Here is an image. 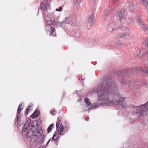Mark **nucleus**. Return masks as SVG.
Wrapping results in <instances>:
<instances>
[{
  "mask_svg": "<svg viewBox=\"0 0 148 148\" xmlns=\"http://www.w3.org/2000/svg\"><path fill=\"white\" fill-rule=\"evenodd\" d=\"M145 42L146 46L148 47V39H147L145 40L143 42Z\"/></svg>",
  "mask_w": 148,
  "mask_h": 148,
  "instance_id": "2f4dec72",
  "label": "nucleus"
},
{
  "mask_svg": "<svg viewBox=\"0 0 148 148\" xmlns=\"http://www.w3.org/2000/svg\"><path fill=\"white\" fill-rule=\"evenodd\" d=\"M28 110H25V113L26 114H27L28 113Z\"/></svg>",
  "mask_w": 148,
  "mask_h": 148,
  "instance_id": "a19ab883",
  "label": "nucleus"
},
{
  "mask_svg": "<svg viewBox=\"0 0 148 148\" xmlns=\"http://www.w3.org/2000/svg\"><path fill=\"white\" fill-rule=\"evenodd\" d=\"M58 134L60 135H63L65 133H64V129L63 126L61 124L58 128Z\"/></svg>",
  "mask_w": 148,
  "mask_h": 148,
  "instance_id": "ddd939ff",
  "label": "nucleus"
},
{
  "mask_svg": "<svg viewBox=\"0 0 148 148\" xmlns=\"http://www.w3.org/2000/svg\"><path fill=\"white\" fill-rule=\"evenodd\" d=\"M40 8L45 14L44 12L50 9V1L47 0H43L40 5Z\"/></svg>",
  "mask_w": 148,
  "mask_h": 148,
  "instance_id": "0eeeda50",
  "label": "nucleus"
},
{
  "mask_svg": "<svg viewBox=\"0 0 148 148\" xmlns=\"http://www.w3.org/2000/svg\"><path fill=\"white\" fill-rule=\"evenodd\" d=\"M53 112H54V111L51 110V111H50V114H52L53 115H54V114H53Z\"/></svg>",
  "mask_w": 148,
  "mask_h": 148,
  "instance_id": "c9c22d12",
  "label": "nucleus"
},
{
  "mask_svg": "<svg viewBox=\"0 0 148 148\" xmlns=\"http://www.w3.org/2000/svg\"><path fill=\"white\" fill-rule=\"evenodd\" d=\"M36 138H32L30 143L33 147L36 146L38 145V143L36 141Z\"/></svg>",
  "mask_w": 148,
  "mask_h": 148,
  "instance_id": "f8f14e48",
  "label": "nucleus"
},
{
  "mask_svg": "<svg viewBox=\"0 0 148 148\" xmlns=\"http://www.w3.org/2000/svg\"><path fill=\"white\" fill-rule=\"evenodd\" d=\"M39 112L37 110H35L34 112L31 115L32 119H34L39 116Z\"/></svg>",
  "mask_w": 148,
  "mask_h": 148,
  "instance_id": "dca6fc26",
  "label": "nucleus"
},
{
  "mask_svg": "<svg viewBox=\"0 0 148 148\" xmlns=\"http://www.w3.org/2000/svg\"><path fill=\"white\" fill-rule=\"evenodd\" d=\"M53 127V124H51L48 127L47 129V133H49L51 130H52V128Z\"/></svg>",
  "mask_w": 148,
  "mask_h": 148,
  "instance_id": "4be33fe9",
  "label": "nucleus"
},
{
  "mask_svg": "<svg viewBox=\"0 0 148 148\" xmlns=\"http://www.w3.org/2000/svg\"><path fill=\"white\" fill-rule=\"evenodd\" d=\"M110 10V8H107L106 10H104V13L106 14H108L110 13V12H111V10L109 11Z\"/></svg>",
  "mask_w": 148,
  "mask_h": 148,
  "instance_id": "c756f323",
  "label": "nucleus"
},
{
  "mask_svg": "<svg viewBox=\"0 0 148 148\" xmlns=\"http://www.w3.org/2000/svg\"><path fill=\"white\" fill-rule=\"evenodd\" d=\"M89 119V118L88 117H86L85 120L86 121H88Z\"/></svg>",
  "mask_w": 148,
  "mask_h": 148,
  "instance_id": "4c0bfd02",
  "label": "nucleus"
},
{
  "mask_svg": "<svg viewBox=\"0 0 148 148\" xmlns=\"http://www.w3.org/2000/svg\"><path fill=\"white\" fill-rule=\"evenodd\" d=\"M31 120L28 119L21 130L22 136L27 138H31L33 136L38 137L42 132L41 127H38L39 125L38 121H32L31 123Z\"/></svg>",
  "mask_w": 148,
  "mask_h": 148,
  "instance_id": "f03ea898",
  "label": "nucleus"
},
{
  "mask_svg": "<svg viewBox=\"0 0 148 148\" xmlns=\"http://www.w3.org/2000/svg\"><path fill=\"white\" fill-rule=\"evenodd\" d=\"M143 2L144 5L145 6V7L147 9H148V1L146 0H141Z\"/></svg>",
  "mask_w": 148,
  "mask_h": 148,
  "instance_id": "5701e85b",
  "label": "nucleus"
},
{
  "mask_svg": "<svg viewBox=\"0 0 148 148\" xmlns=\"http://www.w3.org/2000/svg\"><path fill=\"white\" fill-rule=\"evenodd\" d=\"M125 10L124 9L121 10L120 12H118L117 14L118 16L119 17V21L121 22L122 19V17L125 16Z\"/></svg>",
  "mask_w": 148,
  "mask_h": 148,
  "instance_id": "9b49d317",
  "label": "nucleus"
},
{
  "mask_svg": "<svg viewBox=\"0 0 148 148\" xmlns=\"http://www.w3.org/2000/svg\"><path fill=\"white\" fill-rule=\"evenodd\" d=\"M22 106V104L21 103H20L18 107V108H21Z\"/></svg>",
  "mask_w": 148,
  "mask_h": 148,
  "instance_id": "e433bc0d",
  "label": "nucleus"
},
{
  "mask_svg": "<svg viewBox=\"0 0 148 148\" xmlns=\"http://www.w3.org/2000/svg\"><path fill=\"white\" fill-rule=\"evenodd\" d=\"M22 110V108H18L17 113V121L18 122L19 120L21 118V115H19L20 113L21 112V110Z\"/></svg>",
  "mask_w": 148,
  "mask_h": 148,
  "instance_id": "6ab92c4d",
  "label": "nucleus"
},
{
  "mask_svg": "<svg viewBox=\"0 0 148 148\" xmlns=\"http://www.w3.org/2000/svg\"><path fill=\"white\" fill-rule=\"evenodd\" d=\"M138 73L143 72L148 74V67H146L144 69L141 67H135L132 69H125L121 71H118L116 72V74L119 76H129L131 72L132 74H135Z\"/></svg>",
  "mask_w": 148,
  "mask_h": 148,
  "instance_id": "7ed1b4c3",
  "label": "nucleus"
},
{
  "mask_svg": "<svg viewBox=\"0 0 148 148\" xmlns=\"http://www.w3.org/2000/svg\"><path fill=\"white\" fill-rule=\"evenodd\" d=\"M51 140V139H49V140L47 142V144H46V145H47L48 144V143Z\"/></svg>",
  "mask_w": 148,
  "mask_h": 148,
  "instance_id": "58836bf2",
  "label": "nucleus"
},
{
  "mask_svg": "<svg viewBox=\"0 0 148 148\" xmlns=\"http://www.w3.org/2000/svg\"><path fill=\"white\" fill-rule=\"evenodd\" d=\"M120 82L122 84H125L127 82L128 84L129 88L130 89L133 91V92L136 93L137 92L138 88H140V86H145L146 87L147 86V84L145 82H137L135 83L134 82L132 81H127L124 79H122L120 81Z\"/></svg>",
  "mask_w": 148,
  "mask_h": 148,
  "instance_id": "39448f33",
  "label": "nucleus"
},
{
  "mask_svg": "<svg viewBox=\"0 0 148 148\" xmlns=\"http://www.w3.org/2000/svg\"><path fill=\"white\" fill-rule=\"evenodd\" d=\"M109 94L110 95H112V101H113V100L114 99V97H115V96H118V98L116 97V98H115V99L116 100V99H119V101H120V103H121V105L122 108L125 109L126 108V103L124 101H122L124 100L125 99V97H123L122 95H120L117 93V92L116 91V88L115 87V86H112L111 82L110 84V88H109Z\"/></svg>",
  "mask_w": 148,
  "mask_h": 148,
  "instance_id": "20e7f679",
  "label": "nucleus"
},
{
  "mask_svg": "<svg viewBox=\"0 0 148 148\" xmlns=\"http://www.w3.org/2000/svg\"><path fill=\"white\" fill-rule=\"evenodd\" d=\"M30 106H28L27 108V109H26V110H30Z\"/></svg>",
  "mask_w": 148,
  "mask_h": 148,
  "instance_id": "f704fd0d",
  "label": "nucleus"
},
{
  "mask_svg": "<svg viewBox=\"0 0 148 148\" xmlns=\"http://www.w3.org/2000/svg\"><path fill=\"white\" fill-rule=\"evenodd\" d=\"M55 134V133L53 134L51 141V142H53L54 144H55L56 145H58L57 142L58 141V140L57 138H56V139L54 137L56 136V135Z\"/></svg>",
  "mask_w": 148,
  "mask_h": 148,
  "instance_id": "412c9836",
  "label": "nucleus"
},
{
  "mask_svg": "<svg viewBox=\"0 0 148 148\" xmlns=\"http://www.w3.org/2000/svg\"><path fill=\"white\" fill-rule=\"evenodd\" d=\"M111 79L108 78L106 77L103 80L101 85L97 88L93 89L91 91V93H96L99 96L98 100L100 99L101 100L100 103H93L90 106V108L88 109V111L89 112L92 109H95L97 108L101 105L103 106H111L113 104L118 105L120 104L119 99L115 98H118V96H115L114 99L113 101H111L109 100L108 97L109 96V88L110 86Z\"/></svg>",
  "mask_w": 148,
  "mask_h": 148,
  "instance_id": "f257e3e1",
  "label": "nucleus"
},
{
  "mask_svg": "<svg viewBox=\"0 0 148 148\" xmlns=\"http://www.w3.org/2000/svg\"><path fill=\"white\" fill-rule=\"evenodd\" d=\"M134 21L132 18H130L129 19V22L130 23H133L134 22Z\"/></svg>",
  "mask_w": 148,
  "mask_h": 148,
  "instance_id": "72a5a7b5",
  "label": "nucleus"
},
{
  "mask_svg": "<svg viewBox=\"0 0 148 148\" xmlns=\"http://www.w3.org/2000/svg\"><path fill=\"white\" fill-rule=\"evenodd\" d=\"M148 101L146 103L139 107L135 106H134V110H136V112L139 114L140 115L142 114L143 113H145L146 114H148Z\"/></svg>",
  "mask_w": 148,
  "mask_h": 148,
  "instance_id": "423d86ee",
  "label": "nucleus"
},
{
  "mask_svg": "<svg viewBox=\"0 0 148 148\" xmlns=\"http://www.w3.org/2000/svg\"><path fill=\"white\" fill-rule=\"evenodd\" d=\"M62 6H60L59 9L56 8V11L60 12L62 10Z\"/></svg>",
  "mask_w": 148,
  "mask_h": 148,
  "instance_id": "473e14b6",
  "label": "nucleus"
},
{
  "mask_svg": "<svg viewBox=\"0 0 148 148\" xmlns=\"http://www.w3.org/2000/svg\"><path fill=\"white\" fill-rule=\"evenodd\" d=\"M46 29L47 30L50 32V35L54 36H56L55 29L54 26H51V24H46Z\"/></svg>",
  "mask_w": 148,
  "mask_h": 148,
  "instance_id": "1a4fd4ad",
  "label": "nucleus"
},
{
  "mask_svg": "<svg viewBox=\"0 0 148 148\" xmlns=\"http://www.w3.org/2000/svg\"><path fill=\"white\" fill-rule=\"evenodd\" d=\"M118 6V5H116L114 7V10H116L117 7Z\"/></svg>",
  "mask_w": 148,
  "mask_h": 148,
  "instance_id": "ea45409f",
  "label": "nucleus"
},
{
  "mask_svg": "<svg viewBox=\"0 0 148 148\" xmlns=\"http://www.w3.org/2000/svg\"><path fill=\"white\" fill-rule=\"evenodd\" d=\"M44 15L46 24L54 25L56 23L55 21V18L53 14H48L46 16Z\"/></svg>",
  "mask_w": 148,
  "mask_h": 148,
  "instance_id": "6e6552de",
  "label": "nucleus"
},
{
  "mask_svg": "<svg viewBox=\"0 0 148 148\" xmlns=\"http://www.w3.org/2000/svg\"><path fill=\"white\" fill-rule=\"evenodd\" d=\"M130 35V34L128 33H124L121 34L119 36V37L121 38H128Z\"/></svg>",
  "mask_w": 148,
  "mask_h": 148,
  "instance_id": "a211bd4d",
  "label": "nucleus"
},
{
  "mask_svg": "<svg viewBox=\"0 0 148 148\" xmlns=\"http://www.w3.org/2000/svg\"><path fill=\"white\" fill-rule=\"evenodd\" d=\"M55 109H53V110L52 111H54H54H55Z\"/></svg>",
  "mask_w": 148,
  "mask_h": 148,
  "instance_id": "a18cd8bd",
  "label": "nucleus"
},
{
  "mask_svg": "<svg viewBox=\"0 0 148 148\" xmlns=\"http://www.w3.org/2000/svg\"><path fill=\"white\" fill-rule=\"evenodd\" d=\"M58 121L57 122L56 124V127L58 128V127L60 124V119L58 117L57 118Z\"/></svg>",
  "mask_w": 148,
  "mask_h": 148,
  "instance_id": "cd10ccee",
  "label": "nucleus"
},
{
  "mask_svg": "<svg viewBox=\"0 0 148 148\" xmlns=\"http://www.w3.org/2000/svg\"><path fill=\"white\" fill-rule=\"evenodd\" d=\"M73 36L74 37L77 38L79 37V34L78 32L76 33H74L73 34Z\"/></svg>",
  "mask_w": 148,
  "mask_h": 148,
  "instance_id": "c85d7f7f",
  "label": "nucleus"
},
{
  "mask_svg": "<svg viewBox=\"0 0 148 148\" xmlns=\"http://www.w3.org/2000/svg\"><path fill=\"white\" fill-rule=\"evenodd\" d=\"M65 21H66V23L69 24L70 22L72 21V16L70 15L66 17L65 18Z\"/></svg>",
  "mask_w": 148,
  "mask_h": 148,
  "instance_id": "aec40b11",
  "label": "nucleus"
},
{
  "mask_svg": "<svg viewBox=\"0 0 148 148\" xmlns=\"http://www.w3.org/2000/svg\"><path fill=\"white\" fill-rule=\"evenodd\" d=\"M66 24H68V23H66V21H65V19H64V21H62L61 22H58L57 24V25L58 26H60L63 27Z\"/></svg>",
  "mask_w": 148,
  "mask_h": 148,
  "instance_id": "4468645a",
  "label": "nucleus"
},
{
  "mask_svg": "<svg viewBox=\"0 0 148 148\" xmlns=\"http://www.w3.org/2000/svg\"><path fill=\"white\" fill-rule=\"evenodd\" d=\"M84 101L85 103L88 105H89L91 104L90 100L87 97L85 98Z\"/></svg>",
  "mask_w": 148,
  "mask_h": 148,
  "instance_id": "b1692460",
  "label": "nucleus"
},
{
  "mask_svg": "<svg viewBox=\"0 0 148 148\" xmlns=\"http://www.w3.org/2000/svg\"><path fill=\"white\" fill-rule=\"evenodd\" d=\"M55 109H53V110L52 111H54H54H55Z\"/></svg>",
  "mask_w": 148,
  "mask_h": 148,
  "instance_id": "49530a36",
  "label": "nucleus"
},
{
  "mask_svg": "<svg viewBox=\"0 0 148 148\" xmlns=\"http://www.w3.org/2000/svg\"><path fill=\"white\" fill-rule=\"evenodd\" d=\"M43 132L41 133L40 135H38V137H36L37 138H38V136H39V137L38 139V141L40 143H41L43 142L45 138L44 135L43 134L41 135V134Z\"/></svg>",
  "mask_w": 148,
  "mask_h": 148,
  "instance_id": "2eb2a0df",
  "label": "nucleus"
},
{
  "mask_svg": "<svg viewBox=\"0 0 148 148\" xmlns=\"http://www.w3.org/2000/svg\"><path fill=\"white\" fill-rule=\"evenodd\" d=\"M118 0H113V1L115 3H116V2H117Z\"/></svg>",
  "mask_w": 148,
  "mask_h": 148,
  "instance_id": "c03bdc74",
  "label": "nucleus"
},
{
  "mask_svg": "<svg viewBox=\"0 0 148 148\" xmlns=\"http://www.w3.org/2000/svg\"><path fill=\"white\" fill-rule=\"evenodd\" d=\"M38 148H43L42 146H40Z\"/></svg>",
  "mask_w": 148,
  "mask_h": 148,
  "instance_id": "37998d69",
  "label": "nucleus"
},
{
  "mask_svg": "<svg viewBox=\"0 0 148 148\" xmlns=\"http://www.w3.org/2000/svg\"><path fill=\"white\" fill-rule=\"evenodd\" d=\"M140 26L143 29V30L146 31L148 27H147L144 24H143L142 25H140Z\"/></svg>",
  "mask_w": 148,
  "mask_h": 148,
  "instance_id": "a878e982",
  "label": "nucleus"
},
{
  "mask_svg": "<svg viewBox=\"0 0 148 148\" xmlns=\"http://www.w3.org/2000/svg\"><path fill=\"white\" fill-rule=\"evenodd\" d=\"M113 26L114 27L111 28V29L112 30H116L117 29H119L120 27V25H117V24L116 22H114L113 23Z\"/></svg>",
  "mask_w": 148,
  "mask_h": 148,
  "instance_id": "f3484780",
  "label": "nucleus"
},
{
  "mask_svg": "<svg viewBox=\"0 0 148 148\" xmlns=\"http://www.w3.org/2000/svg\"><path fill=\"white\" fill-rule=\"evenodd\" d=\"M39 10H38V12H39Z\"/></svg>",
  "mask_w": 148,
  "mask_h": 148,
  "instance_id": "de8ad7c7",
  "label": "nucleus"
},
{
  "mask_svg": "<svg viewBox=\"0 0 148 148\" xmlns=\"http://www.w3.org/2000/svg\"><path fill=\"white\" fill-rule=\"evenodd\" d=\"M95 21V20L94 18L93 13L91 12L89 16L88 19V21L92 25H93L94 24Z\"/></svg>",
  "mask_w": 148,
  "mask_h": 148,
  "instance_id": "9d476101",
  "label": "nucleus"
},
{
  "mask_svg": "<svg viewBox=\"0 0 148 148\" xmlns=\"http://www.w3.org/2000/svg\"><path fill=\"white\" fill-rule=\"evenodd\" d=\"M81 0H74L73 3L74 4L78 5L79 4V3L80 2Z\"/></svg>",
  "mask_w": 148,
  "mask_h": 148,
  "instance_id": "7c9ffc66",
  "label": "nucleus"
},
{
  "mask_svg": "<svg viewBox=\"0 0 148 148\" xmlns=\"http://www.w3.org/2000/svg\"><path fill=\"white\" fill-rule=\"evenodd\" d=\"M32 104H31L30 106H32Z\"/></svg>",
  "mask_w": 148,
  "mask_h": 148,
  "instance_id": "09e8293b",
  "label": "nucleus"
},
{
  "mask_svg": "<svg viewBox=\"0 0 148 148\" xmlns=\"http://www.w3.org/2000/svg\"><path fill=\"white\" fill-rule=\"evenodd\" d=\"M137 21L140 25H142L143 24H144V23L143 22V20L142 19L138 18L137 19Z\"/></svg>",
  "mask_w": 148,
  "mask_h": 148,
  "instance_id": "bb28decb",
  "label": "nucleus"
},
{
  "mask_svg": "<svg viewBox=\"0 0 148 148\" xmlns=\"http://www.w3.org/2000/svg\"><path fill=\"white\" fill-rule=\"evenodd\" d=\"M69 125L67 124H66L65 126H63L64 133H66L67 132L68 129L69 128Z\"/></svg>",
  "mask_w": 148,
  "mask_h": 148,
  "instance_id": "393cba45",
  "label": "nucleus"
},
{
  "mask_svg": "<svg viewBox=\"0 0 148 148\" xmlns=\"http://www.w3.org/2000/svg\"><path fill=\"white\" fill-rule=\"evenodd\" d=\"M139 56V55H137V56L138 57Z\"/></svg>",
  "mask_w": 148,
  "mask_h": 148,
  "instance_id": "8fccbe9b",
  "label": "nucleus"
},
{
  "mask_svg": "<svg viewBox=\"0 0 148 148\" xmlns=\"http://www.w3.org/2000/svg\"><path fill=\"white\" fill-rule=\"evenodd\" d=\"M144 54H148V51H146Z\"/></svg>",
  "mask_w": 148,
  "mask_h": 148,
  "instance_id": "79ce46f5",
  "label": "nucleus"
}]
</instances>
